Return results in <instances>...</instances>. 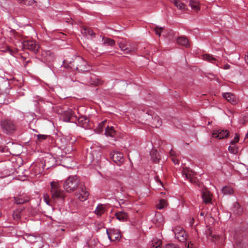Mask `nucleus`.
<instances>
[{
  "mask_svg": "<svg viewBox=\"0 0 248 248\" xmlns=\"http://www.w3.org/2000/svg\"><path fill=\"white\" fill-rule=\"evenodd\" d=\"M63 65L66 69L73 71L77 70L79 72H87L90 69V67L87 62L80 56H76L70 61L64 60Z\"/></svg>",
  "mask_w": 248,
  "mask_h": 248,
  "instance_id": "f257e3e1",
  "label": "nucleus"
},
{
  "mask_svg": "<svg viewBox=\"0 0 248 248\" xmlns=\"http://www.w3.org/2000/svg\"><path fill=\"white\" fill-rule=\"evenodd\" d=\"M51 197L54 200L62 202L65 198L64 191L61 188V185L58 181H53L50 184Z\"/></svg>",
  "mask_w": 248,
  "mask_h": 248,
  "instance_id": "f03ea898",
  "label": "nucleus"
},
{
  "mask_svg": "<svg viewBox=\"0 0 248 248\" xmlns=\"http://www.w3.org/2000/svg\"><path fill=\"white\" fill-rule=\"evenodd\" d=\"M80 181L77 176H71L64 181L63 186L67 192H74L80 186Z\"/></svg>",
  "mask_w": 248,
  "mask_h": 248,
  "instance_id": "7ed1b4c3",
  "label": "nucleus"
},
{
  "mask_svg": "<svg viewBox=\"0 0 248 248\" xmlns=\"http://www.w3.org/2000/svg\"><path fill=\"white\" fill-rule=\"evenodd\" d=\"M0 124L3 131L7 134L13 133L16 128L14 122L10 120H2Z\"/></svg>",
  "mask_w": 248,
  "mask_h": 248,
  "instance_id": "20e7f679",
  "label": "nucleus"
},
{
  "mask_svg": "<svg viewBox=\"0 0 248 248\" xmlns=\"http://www.w3.org/2000/svg\"><path fill=\"white\" fill-rule=\"evenodd\" d=\"M22 48L29 49L34 53H36L39 48V45L35 41L27 40L22 42Z\"/></svg>",
  "mask_w": 248,
  "mask_h": 248,
  "instance_id": "39448f33",
  "label": "nucleus"
},
{
  "mask_svg": "<svg viewBox=\"0 0 248 248\" xmlns=\"http://www.w3.org/2000/svg\"><path fill=\"white\" fill-rule=\"evenodd\" d=\"M175 238L179 241L184 242L187 238L185 231L180 226H177L173 229Z\"/></svg>",
  "mask_w": 248,
  "mask_h": 248,
  "instance_id": "423d86ee",
  "label": "nucleus"
},
{
  "mask_svg": "<svg viewBox=\"0 0 248 248\" xmlns=\"http://www.w3.org/2000/svg\"><path fill=\"white\" fill-rule=\"evenodd\" d=\"M195 174V173L193 171L187 168H184L182 171L183 176L193 184H196L197 183V179L194 176Z\"/></svg>",
  "mask_w": 248,
  "mask_h": 248,
  "instance_id": "0eeeda50",
  "label": "nucleus"
},
{
  "mask_svg": "<svg viewBox=\"0 0 248 248\" xmlns=\"http://www.w3.org/2000/svg\"><path fill=\"white\" fill-rule=\"evenodd\" d=\"M75 195L81 201H85L88 199L89 193L84 186L80 185V190L76 193Z\"/></svg>",
  "mask_w": 248,
  "mask_h": 248,
  "instance_id": "6e6552de",
  "label": "nucleus"
},
{
  "mask_svg": "<svg viewBox=\"0 0 248 248\" xmlns=\"http://www.w3.org/2000/svg\"><path fill=\"white\" fill-rule=\"evenodd\" d=\"M110 158L119 165H120L124 161L123 154L120 152H113L110 154Z\"/></svg>",
  "mask_w": 248,
  "mask_h": 248,
  "instance_id": "1a4fd4ad",
  "label": "nucleus"
},
{
  "mask_svg": "<svg viewBox=\"0 0 248 248\" xmlns=\"http://www.w3.org/2000/svg\"><path fill=\"white\" fill-rule=\"evenodd\" d=\"M107 233L108 238L111 241L118 240L121 238L120 233L118 230L114 229L107 230Z\"/></svg>",
  "mask_w": 248,
  "mask_h": 248,
  "instance_id": "9d476101",
  "label": "nucleus"
},
{
  "mask_svg": "<svg viewBox=\"0 0 248 248\" xmlns=\"http://www.w3.org/2000/svg\"><path fill=\"white\" fill-rule=\"evenodd\" d=\"M229 135V132L226 130H224L219 129L217 130H214L212 133L213 137L216 138H217L219 140L227 138Z\"/></svg>",
  "mask_w": 248,
  "mask_h": 248,
  "instance_id": "9b49d317",
  "label": "nucleus"
},
{
  "mask_svg": "<svg viewBox=\"0 0 248 248\" xmlns=\"http://www.w3.org/2000/svg\"><path fill=\"white\" fill-rule=\"evenodd\" d=\"M31 170L35 175L42 173L44 170V165L42 162H37L31 166Z\"/></svg>",
  "mask_w": 248,
  "mask_h": 248,
  "instance_id": "f8f14e48",
  "label": "nucleus"
},
{
  "mask_svg": "<svg viewBox=\"0 0 248 248\" xmlns=\"http://www.w3.org/2000/svg\"><path fill=\"white\" fill-rule=\"evenodd\" d=\"M73 162L72 158L71 156H65L62 155L61 159V163L62 165L67 168L71 167V164Z\"/></svg>",
  "mask_w": 248,
  "mask_h": 248,
  "instance_id": "ddd939ff",
  "label": "nucleus"
},
{
  "mask_svg": "<svg viewBox=\"0 0 248 248\" xmlns=\"http://www.w3.org/2000/svg\"><path fill=\"white\" fill-rule=\"evenodd\" d=\"M212 194L207 190L205 189L202 192V198L204 202L205 203H209L212 201Z\"/></svg>",
  "mask_w": 248,
  "mask_h": 248,
  "instance_id": "4468645a",
  "label": "nucleus"
},
{
  "mask_svg": "<svg viewBox=\"0 0 248 248\" xmlns=\"http://www.w3.org/2000/svg\"><path fill=\"white\" fill-rule=\"evenodd\" d=\"M223 97L226 99L228 102L232 103L235 104L237 102V99L235 96L230 93H225L222 94Z\"/></svg>",
  "mask_w": 248,
  "mask_h": 248,
  "instance_id": "2eb2a0df",
  "label": "nucleus"
},
{
  "mask_svg": "<svg viewBox=\"0 0 248 248\" xmlns=\"http://www.w3.org/2000/svg\"><path fill=\"white\" fill-rule=\"evenodd\" d=\"M189 5L192 10L195 12H198L201 9L199 2L197 0H189Z\"/></svg>",
  "mask_w": 248,
  "mask_h": 248,
  "instance_id": "dca6fc26",
  "label": "nucleus"
},
{
  "mask_svg": "<svg viewBox=\"0 0 248 248\" xmlns=\"http://www.w3.org/2000/svg\"><path fill=\"white\" fill-rule=\"evenodd\" d=\"M115 216L117 219L120 221H125L128 218L127 214L123 211L116 213Z\"/></svg>",
  "mask_w": 248,
  "mask_h": 248,
  "instance_id": "f3484780",
  "label": "nucleus"
},
{
  "mask_svg": "<svg viewBox=\"0 0 248 248\" xmlns=\"http://www.w3.org/2000/svg\"><path fill=\"white\" fill-rule=\"evenodd\" d=\"M74 114L72 110L71 109H68L63 112V120L67 122H70L71 118L74 116Z\"/></svg>",
  "mask_w": 248,
  "mask_h": 248,
  "instance_id": "a211bd4d",
  "label": "nucleus"
},
{
  "mask_svg": "<svg viewBox=\"0 0 248 248\" xmlns=\"http://www.w3.org/2000/svg\"><path fill=\"white\" fill-rule=\"evenodd\" d=\"M151 124L152 127H158L162 124V121L158 116H155L154 118H152Z\"/></svg>",
  "mask_w": 248,
  "mask_h": 248,
  "instance_id": "6ab92c4d",
  "label": "nucleus"
},
{
  "mask_svg": "<svg viewBox=\"0 0 248 248\" xmlns=\"http://www.w3.org/2000/svg\"><path fill=\"white\" fill-rule=\"evenodd\" d=\"M202 59L204 60H205L208 62L216 63V62H217V59L213 55L209 54H205L202 55Z\"/></svg>",
  "mask_w": 248,
  "mask_h": 248,
  "instance_id": "aec40b11",
  "label": "nucleus"
},
{
  "mask_svg": "<svg viewBox=\"0 0 248 248\" xmlns=\"http://www.w3.org/2000/svg\"><path fill=\"white\" fill-rule=\"evenodd\" d=\"M42 56V59L44 61L50 62L52 60V56L49 51H43Z\"/></svg>",
  "mask_w": 248,
  "mask_h": 248,
  "instance_id": "412c9836",
  "label": "nucleus"
},
{
  "mask_svg": "<svg viewBox=\"0 0 248 248\" xmlns=\"http://www.w3.org/2000/svg\"><path fill=\"white\" fill-rule=\"evenodd\" d=\"M177 42L179 45L184 46L186 47L189 46V43L187 38L185 36H181L177 39Z\"/></svg>",
  "mask_w": 248,
  "mask_h": 248,
  "instance_id": "4be33fe9",
  "label": "nucleus"
},
{
  "mask_svg": "<svg viewBox=\"0 0 248 248\" xmlns=\"http://www.w3.org/2000/svg\"><path fill=\"white\" fill-rule=\"evenodd\" d=\"M81 33L85 36L88 35L93 36L95 35V33L92 30L86 27H83L81 31Z\"/></svg>",
  "mask_w": 248,
  "mask_h": 248,
  "instance_id": "5701e85b",
  "label": "nucleus"
},
{
  "mask_svg": "<svg viewBox=\"0 0 248 248\" xmlns=\"http://www.w3.org/2000/svg\"><path fill=\"white\" fill-rule=\"evenodd\" d=\"M28 197H24L22 196L15 198V202L17 204H23L29 201Z\"/></svg>",
  "mask_w": 248,
  "mask_h": 248,
  "instance_id": "b1692460",
  "label": "nucleus"
},
{
  "mask_svg": "<svg viewBox=\"0 0 248 248\" xmlns=\"http://www.w3.org/2000/svg\"><path fill=\"white\" fill-rule=\"evenodd\" d=\"M173 3L179 9L185 10L186 9V5L180 0H173Z\"/></svg>",
  "mask_w": 248,
  "mask_h": 248,
  "instance_id": "393cba45",
  "label": "nucleus"
},
{
  "mask_svg": "<svg viewBox=\"0 0 248 248\" xmlns=\"http://www.w3.org/2000/svg\"><path fill=\"white\" fill-rule=\"evenodd\" d=\"M233 211L236 214L240 215L243 212V208L241 207L239 203L236 202L233 204Z\"/></svg>",
  "mask_w": 248,
  "mask_h": 248,
  "instance_id": "a878e982",
  "label": "nucleus"
},
{
  "mask_svg": "<svg viewBox=\"0 0 248 248\" xmlns=\"http://www.w3.org/2000/svg\"><path fill=\"white\" fill-rule=\"evenodd\" d=\"M105 207L103 205H98L94 211V213L97 216H101L105 212Z\"/></svg>",
  "mask_w": 248,
  "mask_h": 248,
  "instance_id": "bb28decb",
  "label": "nucleus"
},
{
  "mask_svg": "<svg viewBox=\"0 0 248 248\" xmlns=\"http://www.w3.org/2000/svg\"><path fill=\"white\" fill-rule=\"evenodd\" d=\"M115 133V131L114 130V128L112 126H108L106 128L105 134L107 136L113 137L114 136Z\"/></svg>",
  "mask_w": 248,
  "mask_h": 248,
  "instance_id": "cd10ccee",
  "label": "nucleus"
},
{
  "mask_svg": "<svg viewBox=\"0 0 248 248\" xmlns=\"http://www.w3.org/2000/svg\"><path fill=\"white\" fill-rule=\"evenodd\" d=\"M102 40H104L103 44L105 46H113L115 45V42L114 40L108 38H102Z\"/></svg>",
  "mask_w": 248,
  "mask_h": 248,
  "instance_id": "c85d7f7f",
  "label": "nucleus"
},
{
  "mask_svg": "<svg viewBox=\"0 0 248 248\" xmlns=\"http://www.w3.org/2000/svg\"><path fill=\"white\" fill-rule=\"evenodd\" d=\"M222 191L224 195H231L233 193V190L230 186H226L222 188Z\"/></svg>",
  "mask_w": 248,
  "mask_h": 248,
  "instance_id": "c756f323",
  "label": "nucleus"
},
{
  "mask_svg": "<svg viewBox=\"0 0 248 248\" xmlns=\"http://www.w3.org/2000/svg\"><path fill=\"white\" fill-rule=\"evenodd\" d=\"M119 46L121 50L124 51H126V53H127L128 52H130V50H129L127 47V43L125 41H122L119 43Z\"/></svg>",
  "mask_w": 248,
  "mask_h": 248,
  "instance_id": "7c9ffc66",
  "label": "nucleus"
},
{
  "mask_svg": "<svg viewBox=\"0 0 248 248\" xmlns=\"http://www.w3.org/2000/svg\"><path fill=\"white\" fill-rule=\"evenodd\" d=\"M89 122L88 118L85 116L80 117L78 119V122L82 124L83 126H85L87 125Z\"/></svg>",
  "mask_w": 248,
  "mask_h": 248,
  "instance_id": "2f4dec72",
  "label": "nucleus"
},
{
  "mask_svg": "<svg viewBox=\"0 0 248 248\" xmlns=\"http://www.w3.org/2000/svg\"><path fill=\"white\" fill-rule=\"evenodd\" d=\"M167 201L164 199H162L159 201V203L157 205V208L158 209H162L167 207Z\"/></svg>",
  "mask_w": 248,
  "mask_h": 248,
  "instance_id": "473e14b6",
  "label": "nucleus"
},
{
  "mask_svg": "<svg viewBox=\"0 0 248 248\" xmlns=\"http://www.w3.org/2000/svg\"><path fill=\"white\" fill-rule=\"evenodd\" d=\"M229 152L233 154H236L238 153V148L234 144L230 146L228 148Z\"/></svg>",
  "mask_w": 248,
  "mask_h": 248,
  "instance_id": "72a5a7b5",
  "label": "nucleus"
},
{
  "mask_svg": "<svg viewBox=\"0 0 248 248\" xmlns=\"http://www.w3.org/2000/svg\"><path fill=\"white\" fill-rule=\"evenodd\" d=\"M106 122V121L104 120L99 124V125H98V127H97V129H96L98 133H100L101 131H102L104 125Z\"/></svg>",
  "mask_w": 248,
  "mask_h": 248,
  "instance_id": "f704fd0d",
  "label": "nucleus"
},
{
  "mask_svg": "<svg viewBox=\"0 0 248 248\" xmlns=\"http://www.w3.org/2000/svg\"><path fill=\"white\" fill-rule=\"evenodd\" d=\"M20 212L19 211H16L14 212L13 217L14 220H18L20 217Z\"/></svg>",
  "mask_w": 248,
  "mask_h": 248,
  "instance_id": "c9c22d12",
  "label": "nucleus"
},
{
  "mask_svg": "<svg viewBox=\"0 0 248 248\" xmlns=\"http://www.w3.org/2000/svg\"><path fill=\"white\" fill-rule=\"evenodd\" d=\"M151 155H152V158H153V161L155 162V163H157L159 162V159L156 156V151H153L152 153H151Z\"/></svg>",
  "mask_w": 248,
  "mask_h": 248,
  "instance_id": "e433bc0d",
  "label": "nucleus"
},
{
  "mask_svg": "<svg viewBox=\"0 0 248 248\" xmlns=\"http://www.w3.org/2000/svg\"><path fill=\"white\" fill-rule=\"evenodd\" d=\"M239 140V136L237 134H235V136L233 140L231 141V145H233L238 142Z\"/></svg>",
  "mask_w": 248,
  "mask_h": 248,
  "instance_id": "4c0bfd02",
  "label": "nucleus"
},
{
  "mask_svg": "<svg viewBox=\"0 0 248 248\" xmlns=\"http://www.w3.org/2000/svg\"><path fill=\"white\" fill-rule=\"evenodd\" d=\"M44 200L45 202L48 205H50L49 195L47 194L44 195Z\"/></svg>",
  "mask_w": 248,
  "mask_h": 248,
  "instance_id": "58836bf2",
  "label": "nucleus"
},
{
  "mask_svg": "<svg viewBox=\"0 0 248 248\" xmlns=\"http://www.w3.org/2000/svg\"><path fill=\"white\" fill-rule=\"evenodd\" d=\"M65 154H69L71 151H73L72 146L69 144L68 145L64 150Z\"/></svg>",
  "mask_w": 248,
  "mask_h": 248,
  "instance_id": "ea45409f",
  "label": "nucleus"
},
{
  "mask_svg": "<svg viewBox=\"0 0 248 248\" xmlns=\"http://www.w3.org/2000/svg\"><path fill=\"white\" fill-rule=\"evenodd\" d=\"M163 30V28L162 27L158 28V27H156L155 29V33L158 35L159 36L161 35V32Z\"/></svg>",
  "mask_w": 248,
  "mask_h": 248,
  "instance_id": "a19ab883",
  "label": "nucleus"
},
{
  "mask_svg": "<svg viewBox=\"0 0 248 248\" xmlns=\"http://www.w3.org/2000/svg\"><path fill=\"white\" fill-rule=\"evenodd\" d=\"M164 248H180V247L173 244H168L165 246Z\"/></svg>",
  "mask_w": 248,
  "mask_h": 248,
  "instance_id": "79ce46f5",
  "label": "nucleus"
},
{
  "mask_svg": "<svg viewBox=\"0 0 248 248\" xmlns=\"http://www.w3.org/2000/svg\"><path fill=\"white\" fill-rule=\"evenodd\" d=\"M160 245L161 242L160 241L155 242V243L153 244V248H160Z\"/></svg>",
  "mask_w": 248,
  "mask_h": 248,
  "instance_id": "37998d69",
  "label": "nucleus"
},
{
  "mask_svg": "<svg viewBox=\"0 0 248 248\" xmlns=\"http://www.w3.org/2000/svg\"><path fill=\"white\" fill-rule=\"evenodd\" d=\"M38 139L39 140H45L47 137V136L45 135H38Z\"/></svg>",
  "mask_w": 248,
  "mask_h": 248,
  "instance_id": "c03bdc74",
  "label": "nucleus"
},
{
  "mask_svg": "<svg viewBox=\"0 0 248 248\" xmlns=\"http://www.w3.org/2000/svg\"><path fill=\"white\" fill-rule=\"evenodd\" d=\"M94 78V77H91V80L87 81V83L91 85H95L96 83L95 81H92V79Z\"/></svg>",
  "mask_w": 248,
  "mask_h": 248,
  "instance_id": "a18cd8bd",
  "label": "nucleus"
},
{
  "mask_svg": "<svg viewBox=\"0 0 248 248\" xmlns=\"http://www.w3.org/2000/svg\"><path fill=\"white\" fill-rule=\"evenodd\" d=\"M29 238L30 239L29 241L31 242H33L34 241V239L35 237L32 235H29Z\"/></svg>",
  "mask_w": 248,
  "mask_h": 248,
  "instance_id": "49530a36",
  "label": "nucleus"
},
{
  "mask_svg": "<svg viewBox=\"0 0 248 248\" xmlns=\"http://www.w3.org/2000/svg\"><path fill=\"white\" fill-rule=\"evenodd\" d=\"M171 160L175 164H178L179 163V160L173 157L171 158Z\"/></svg>",
  "mask_w": 248,
  "mask_h": 248,
  "instance_id": "de8ad7c7",
  "label": "nucleus"
},
{
  "mask_svg": "<svg viewBox=\"0 0 248 248\" xmlns=\"http://www.w3.org/2000/svg\"><path fill=\"white\" fill-rule=\"evenodd\" d=\"M230 65L228 64H226L224 66V69H230Z\"/></svg>",
  "mask_w": 248,
  "mask_h": 248,
  "instance_id": "09e8293b",
  "label": "nucleus"
},
{
  "mask_svg": "<svg viewBox=\"0 0 248 248\" xmlns=\"http://www.w3.org/2000/svg\"><path fill=\"white\" fill-rule=\"evenodd\" d=\"M155 179H156V181H157L159 184H160V185H161L162 186H163L162 182H161L160 180H159V179H158V177H155Z\"/></svg>",
  "mask_w": 248,
  "mask_h": 248,
  "instance_id": "8fccbe9b",
  "label": "nucleus"
},
{
  "mask_svg": "<svg viewBox=\"0 0 248 248\" xmlns=\"http://www.w3.org/2000/svg\"><path fill=\"white\" fill-rule=\"evenodd\" d=\"M192 246H193V244L190 243L187 244V248H193Z\"/></svg>",
  "mask_w": 248,
  "mask_h": 248,
  "instance_id": "3c124183",
  "label": "nucleus"
},
{
  "mask_svg": "<svg viewBox=\"0 0 248 248\" xmlns=\"http://www.w3.org/2000/svg\"><path fill=\"white\" fill-rule=\"evenodd\" d=\"M245 58H246V59H245V60H246V61L247 62V63H248V52L247 54L246 55V57H245Z\"/></svg>",
  "mask_w": 248,
  "mask_h": 248,
  "instance_id": "603ef678",
  "label": "nucleus"
},
{
  "mask_svg": "<svg viewBox=\"0 0 248 248\" xmlns=\"http://www.w3.org/2000/svg\"><path fill=\"white\" fill-rule=\"evenodd\" d=\"M7 50L9 51V52L10 53V54H12L13 51H12V50H11V49L10 48V47H7Z\"/></svg>",
  "mask_w": 248,
  "mask_h": 248,
  "instance_id": "864d4df0",
  "label": "nucleus"
},
{
  "mask_svg": "<svg viewBox=\"0 0 248 248\" xmlns=\"http://www.w3.org/2000/svg\"><path fill=\"white\" fill-rule=\"evenodd\" d=\"M20 2L22 3V2H24L25 4H26V1L27 0H18Z\"/></svg>",
  "mask_w": 248,
  "mask_h": 248,
  "instance_id": "5fc2aeb1",
  "label": "nucleus"
},
{
  "mask_svg": "<svg viewBox=\"0 0 248 248\" xmlns=\"http://www.w3.org/2000/svg\"><path fill=\"white\" fill-rule=\"evenodd\" d=\"M212 237L213 238V241H214V238L216 240L217 239V238L218 237V236H215V235L212 236Z\"/></svg>",
  "mask_w": 248,
  "mask_h": 248,
  "instance_id": "6e6d98bb",
  "label": "nucleus"
},
{
  "mask_svg": "<svg viewBox=\"0 0 248 248\" xmlns=\"http://www.w3.org/2000/svg\"><path fill=\"white\" fill-rule=\"evenodd\" d=\"M204 212H201V213H200V215H201V216H204Z\"/></svg>",
  "mask_w": 248,
  "mask_h": 248,
  "instance_id": "4d7b16f0",
  "label": "nucleus"
},
{
  "mask_svg": "<svg viewBox=\"0 0 248 248\" xmlns=\"http://www.w3.org/2000/svg\"><path fill=\"white\" fill-rule=\"evenodd\" d=\"M173 151H170V154L172 155V153H173Z\"/></svg>",
  "mask_w": 248,
  "mask_h": 248,
  "instance_id": "13d9d810",
  "label": "nucleus"
},
{
  "mask_svg": "<svg viewBox=\"0 0 248 248\" xmlns=\"http://www.w3.org/2000/svg\"><path fill=\"white\" fill-rule=\"evenodd\" d=\"M94 159V157L93 156V157L91 158V160H93Z\"/></svg>",
  "mask_w": 248,
  "mask_h": 248,
  "instance_id": "bf43d9fd",
  "label": "nucleus"
},
{
  "mask_svg": "<svg viewBox=\"0 0 248 248\" xmlns=\"http://www.w3.org/2000/svg\"><path fill=\"white\" fill-rule=\"evenodd\" d=\"M93 155V153H92V152H91V153L89 154V155Z\"/></svg>",
  "mask_w": 248,
  "mask_h": 248,
  "instance_id": "052dcab7",
  "label": "nucleus"
},
{
  "mask_svg": "<svg viewBox=\"0 0 248 248\" xmlns=\"http://www.w3.org/2000/svg\"><path fill=\"white\" fill-rule=\"evenodd\" d=\"M1 212H0V217L1 216Z\"/></svg>",
  "mask_w": 248,
  "mask_h": 248,
  "instance_id": "680f3d73",
  "label": "nucleus"
}]
</instances>
